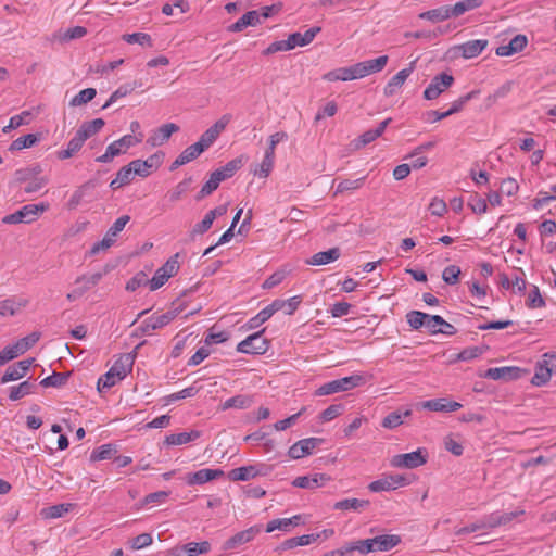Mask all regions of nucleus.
Instances as JSON below:
<instances>
[{"mask_svg":"<svg viewBox=\"0 0 556 556\" xmlns=\"http://www.w3.org/2000/svg\"><path fill=\"white\" fill-rule=\"evenodd\" d=\"M482 3V0H463L454 5H447V9L451 17H458L468 11L480 8Z\"/></svg>","mask_w":556,"mask_h":556,"instance_id":"c85d7f7f","label":"nucleus"},{"mask_svg":"<svg viewBox=\"0 0 556 556\" xmlns=\"http://www.w3.org/2000/svg\"><path fill=\"white\" fill-rule=\"evenodd\" d=\"M93 187H94V184L91 180H89V181L85 182L84 185H81L80 187H78V189L74 191V193L72 194V197L67 203L68 208L70 210L76 208L81 203V201L86 194V191Z\"/></svg>","mask_w":556,"mask_h":556,"instance_id":"37998d69","label":"nucleus"},{"mask_svg":"<svg viewBox=\"0 0 556 556\" xmlns=\"http://www.w3.org/2000/svg\"><path fill=\"white\" fill-rule=\"evenodd\" d=\"M135 357L132 353L121 355L109 371L99 378L97 382L98 391L101 392L102 389H110L117 381L124 379L131 371Z\"/></svg>","mask_w":556,"mask_h":556,"instance_id":"f03ea898","label":"nucleus"},{"mask_svg":"<svg viewBox=\"0 0 556 556\" xmlns=\"http://www.w3.org/2000/svg\"><path fill=\"white\" fill-rule=\"evenodd\" d=\"M392 118H387L382 121L375 129H369L361 135L356 140L353 141L354 148L356 150L364 148L370 142L375 141L377 138L382 136L388 125L391 123Z\"/></svg>","mask_w":556,"mask_h":556,"instance_id":"dca6fc26","label":"nucleus"},{"mask_svg":"<svg viewBox=\"0 0 556 556\" xmlns=\"http://www.w3.org/2000/svg\"><path fill=\"white\" fill-rule=\"evenodd\" d=\"M142 83L141 81H129L126 84L121 85L109 98V100L103 104L102 109L109 108L112 103H114L116 100L124 98L128 94H130L134 90L137 88H141Z\"/></svg>","mask_w":556,"mask_h":556,"instance_id":"bb28decb","label":"nucleus"},{"mask_svg":"<svg viewBox=\"0 0 556 556\" xmlns=\"http://www.w3.org/2000/svg\"><path fill=\"white\" fill-rule=\"evenodd\" d=\"M374 549L379 552H387L397 546L402 539L397 534H382L372 538Z\"/></svg>","mask_w":556,"mask_h":556,"instance_id":"a878e982","label":"nucleus"},{"mask_svg":"<svg viewBox=\"0 0 556 556\" xmlns=\"http://www.w3.org/2000/svg\"><path fill=\"white\" fill-rule=\"evenodd\" d=\"M488 46V40L485 39H477L469 40L460 46H458V50L462 53V56L465 59H472L478 56Z\"/></svg>","mask_w":556,"mask_h":556,"instance_id":"5701e85b","label":"nucleus"},{"mask_svg":"<svg viewBox=\"0 0 556 556\" xmlns=\"http://www.w3.org/2000/svg\"><path fill=\"white\" fill-rule=\"evenodd\" d=\"M480 93V90H472L470 92H468L467 94L465 96H462L460 98H458L457 100H455L453 103H452V106L450 110H447V114L453 115L455 113H458L459 111L463 110V108L465 106V104L470 101L471 99L476 98L478 94Z\"/></svg>","mask_w":556,"mask_h":556,"instance_id":"864d4df0","label":"nucleus"},{"mask_svg":"<svg viewBox=\"0 0 556 556\" xmlns=\"http://www.w3.org/2000/svg\"><path fill=\"white\" fill-rule=\"evenodd\" d=\"M104 121L102 118H96L90 122H84L77 132L85 139H89L93 135L98 134L104 126Z\"/></svg>","mask_w":556,"mask_h":556,"instance_id":"c756f323","label":"nucleus"},{"mask_svg":"<svg viewBox=\"0 0 556 556\" xmlns=\"http://www.w3.org/2000/svg\"><path fill=\"white\" fill-rule=\"evenodd\" d=\"M130 220L129 215H123L118 217L114 224L109 228L106 231V236H109L111 239H115L118 236V233L125 228L126 224Z\"/></svg>","mask_w":556,"mask_h":556,"instance_id":"bf43d9fd","label":"nucleus"},{"mask_svg":"<svg viewBox=\"0 0 556 556\" xmlns=\"http://www.w3.org/2000/svg\"><path fill=\"white\" fill-rule=\"evenodd\" d=\"M97 94L94 88H86L78 92L70 102L71 106H79L90 102Z\"/></svg>","mask_w":556,"mask_h":556,"instance_id":"3c124183","label":"nucleus"},{"mask_svg":"<svg viewBox=\"0 0 556 556\" xmlns=\"http://www.w3.org/2000/svg\"><path fill=\"white\" fill-rule=\"evenodd\" d=\"M460 268L456 265H450L442 271V279L447 285H456L459 281Z\"/></svg>","mask_w":556,"mask_h":556,"instance_id":"6e6d98bb","label":"nucleus"},{"mask_svg":"<svg viewBox=\"0 0 556 556\" xmlns=\"http://www.w3.org/2000/svg\"><path fill=\"white\" fill-rule=\"evenodd\" d=\"M42 172V168L40 165L36 164L33 166H28L25 168H20L15 170L14 178L16 182H27L35 178L36 176H39Z\"/></svg>","mask_w":556,"mask_h":556,"instance_id":"58836bf2","label":"nucleus"},{"mask_svg":"<svg viewBox=\"0 0 556 556\" xmlns=\"http://www.w3.org/2000/svg\"><path fill=\"white\" fill-rule=\"evenodd\" d=\"M30 116L29 111H24L18 115H14L10 118V122L7 126L2 128L3 132H10L13 129L18 128L20 126L27 124L28 122L25 121L26 117Z\"/></svg>","mask_w":556,"mask_h":556,"instance_id":"13d9d810","label":"nucleus"},{"mask_svg":"<svg viewBox=\"0 0 556 556\" xmlns=\"http://www.w3.org/2000/svg\"><path fill=\"white\" fill-rule=\"evenodd\" d=\"M27 301L23 304H17L13 299H5L0 301V315L1 316H13L15 315L21 306H25Z\"/></svg>","mask_w":556,"mask_h":556,"instance_id":"603ef678","label":"nucleus"},{"mask_svg":"<svg viewBox=\"0 0 556 556\" xmlns=\"http://www.w3.org/2000/svg\"><path fill=\"white\" fill-rule=\"evenodd\" d=\"M324 442L320 438H307L294 443L288 451V455L292 459H300L309 455L314 448Z\"/></svg>","mask_w":556,"mask_h":556,"instance_id":"f8f14e48","label":"nucleus"},{"mask_svg":"<svg viewBox=\"0 0 556 556\" xmlns=\"http://www.w3.org/2000/svg\"><path fill=\"white\" fill-rule=\"evenodd\" d=\"M200 435L201 432L198 430H191L190 432L173 433L165 437L164 444L168 446L182 445L197 440L198 438H200Z\"/></svg>","mask_w":556,"mask_h":556,"instance_id":"cd10ccee","label":"nucleus"},{"mask_svg":"<svg viewBox=\"0 0 556 556\" xmlns=\"http://www.w3.org/2000/svg\"><path fill=\"white\" fill-rule=\"evenodd\" d=\"M34 362L35 358H27L9 366L1 377L0 383H7L23 378Z\"/></svg>","mask_w":556,"mask_h":556,"instance_id":"4468645a","label":"nucleus"},{"mask_svg":"<svg viewBox=\"0 0 556 556\" xmlns=\"http://www.w3.org/2000/svg\"><path fill=\"white\" fill-rule=\"evenodd\" d=\"M364 182H365V177H361L357 179L341 180L337 186L336 194L357 190L363 187Z\"/></svg>","mask_w":556,"mask_h":556,"instance_id":"8fccbe9b","label":"nucleus"},{"mask_svg":"<svg viewBox=\"0 0 556 556\" xmlns=\"http://www.w3.org/2000/svg\"><path fill=\"white\" fill-rule=\"evenodd\" d=\"M48 203H39V204H27L24 205L21 210L9 214L2 218L3 224H20L25 223L29 224L35 222L42 213L48 211Z\"/></svg>","mask_w":556,"mask_h":556,"instance_id":"20e7f679","label":"nucleus"},{"mask_svg":"<svg viewBox=\"0 0 556 556\" xmlns=\"http://www.w3.org/2000/svg\"><path fill=\"white\" fill-rule=\"evenodd\" d=\"M365 381L364 377L362 375H352L349 377H344L341 379L332 380L330 382H327L323 386H320L316 391L315 395L323 396V395H330L342 391H349L352 390L361 384H363Z\"/></svg>","mask_w":556,"mask_h":556,"instance_id":"39448f33","label":"nucleus"},{"mask_svg":"<svg viewBox=\"0 0 556 556\" xmlns=\"http://www.w3.org/2000/svg\"><path fill=\"white\" fill-rule=\"evenodd\" d=\"M71 376V372H53L51 376L42 379L40 381V384L45 388H50V387H54V388H59V387H62L64 386L68 378Z\"/></svg>","mask_w":556,"mask_h":556,"instance_id":"79ce46f5","label":"nucleus"},{"mask_svg":"<svg viewBox=\"0 0 556 556\" xmlns=\"http://www.w3.org/2000/svg\"><path fill=\"white\" fill-rule=\"evenodd\" d=\"M243 165V155L229 161L225 166L217 168L220 179L224 181L235 175Z\"/></svg>","mask_w":556,"mask_h":556,"instance_id":"c9c22d12","label":"nucleus"},{"mask_svg":"<svg viewBox=\"0 0 556 556\" xmlns=\"http://www.w3.org/2000/svg\"><path fill=\"white\" fill-rule=\"evenodd\" d=\"M324 79H326L328 81H336V80L348 81V80H351V78H350V70H349V67H342V68H338V70H334V71L328 72L327 74L324 75Z\"/></svg>","mask_w":556,"mask_h":556,"instance_id":"0e129e2a","label":"nucleus"},{"mask_svg":"<svg viewBox=\"0 0 556 556\" xmlns=\"http://www.w3.org/2000/svg\"><path fill=\"white\" fill-rule=\"evenodd\" d=\"M182 549L187 553L188 556H195L200 554L208 553L211 549V543L208 541H203L200 543L190 542L182 546Z\"/></svg>","mask_w":556,"mask_h":556,"instance_id":"de8ad7c7","label":"nucleus"},{"mask_svg":"<svg viewBox=\"0 0 556 556\" xmlns=\"http://www.w3.org/2000/svg\"><path fill=\"white\" fill-rule=\"evenodd\" d=\"M36 389V384L34 382H30L28 380L23 381L18 386H14L10 389L9 399L11 401H17L25 395H28L34 392Z\"/></svg>","mask_w":556,"mask_h":556,"instance_id":"4c0bfd02","label":"nucleus"},{"mask_svg":"<svg viewBox=\"0 0 556 556\" xmlns=\"http://www.w3.org/2000/svg\"><path fill=\"white\" fill-rule=\"evenodd\" d=\"M427 458L428 454L426 450L418 448L417 451L410 453L395 455L392 458L391 464L394 467L413 469L425 465L427 463Z\"/></svg>","mask_w":556,"mask_h":556,"instance_id":"9d476101","label":"nucleus"},{"mask_svg":"<svg viewBox=\"0 0 556 556\" xmlns=\"http://www.w3.org/2000/svg\"><path fill=\"white\" fill-rule=\"evenodd\" d=\"M179 129L180 128L177 124H164L154 131L153 136H151L147 142L152 147L162 146L170 138L173 134L178 132Z\"/></svg>","mask_w":556,"mask_h":556,"instance_id":"a211bd4d","label":"nucleus"},{"mask_svg":"<svg viewBox=\"0 0 556 556\" xmlns=\"http://www.w3.org/2000/svg\"><path fill=\"white\" fill-rule=\"evenodd\" d=\"M252 403H253V401H252L251 396L239 394V395L228 399L224 403L223 408L224 409H228V408H241L242 409V408L250 407Z\"/></svg>","mask_w":556,"mask_h":556,"instance_id":"a18cd8bd","label":"nucleus"},{"mask_svg":"<svg viewBox=\"0 0 556 556\" xmlns=\"http://www.w3.org/2000/svg\"><path fill=\"white\" fill-rule=\"evenodd\" d=\"M527 43L528 39L525 35H517L509 41L508 45L500 46L496 49V54L498 56H509L514 53L522 51Z\"/></svg>","mask_w":556,"mask_h":556,"instance_id":"4be33fe9","label":"nucleus"},{"mask_svg":"<svg viewBox=\"0 0 556 556\" xmlns=\"http://www.w3.org/2000/svg\"><path fill=\"white\" fill-rule=\"evenodd\" d=\"M319 536H320V534L316 533V534H304L302 536L290 538L282 542L280 548L292 549L298 546H305V545H308V544L315 542L317 539H319Z\"/></svg>","mask_w":556,"mask_h":556,"instance_id":"7c9ffc66","label":"nucleus"},{"mask_svg":"<svg viewBox=\"0 0 556 556\" xmlns=\"http://www.w3.org/2000/svg\"><path fill=\"white\" fill-rule=\"evenodd\" d=\"M345 551H357L363 555H367L371 552H375L372 538L350 542L345 545Z\"/></svg>","mask_w":556,"mask_h":556,"instance_id":"c03bdc74","label":"nucleus"},{"mask_svg":"<svg viewBox=\"0 0 556 556\" xmlns=\"http://www.w3.org/2000/svg\"><path fill=\"white\" fill-rule=\"evenodd\" d=\"M454 83V77L448 73H440L435 75L429 86L424 91L426 100H434L440 97Z\"/></svg>","mask_w":556,"mask_h":556,"instance_id":"6e6552de","label":"nucleus"},{"mask_svg":"<svg viewBox=\"0 0 556 556\" xmlns=\"http://www.w3.org/2000/svg\"><path fill=\"white\" fill-rule=\"evenodd\" d=\"M192 182V177H187L180 181L173 190L169 191L168 197L172 202L178 201L189 189Z\"/></svg>","mask_w":556,"mask_h":556,"instance_id":"5fc2aeb1","label":"nucleus"},{"mask_svg":"<svg viewBox=\"0 0 556 556\" xmlns=\"http://www.w3.org/2000/svg\"><path fill=\"white\" fill-rule=\"evenodd\" d=\"M74 506L75 505L71 503L49 506L41 510V516L46 519L60 518L63 517L68 511H71L74 508Z\"/></svg>","mask_w":556,"mask_h":556,"instance_id":"72a5a7b5","label":"nucleus"},{"mask_svg":"<svg viewBox=\"0 0 556 556\" xmlns=\"http://www.w3.org/2000/svg\"><path fill=\"white\" fill-rule=\"evenodd\" d=\"M116 452V448L112 444H104L92 451L90 455V460L98 462L110 459Z\"/></svg>","mask_w":556,"mask_h":556,"instance_id":"09e8293b","label":"nucleus"},{"mask_svg":"<svg viewBox=\"0 0 556 556\" xmlns=\"http://www.w3.org/2000/svg\"><path fill=\"white\" fill-rule=\"evenodd\" d=\"M527 370L521 369L517 366H505V367H494L489 368L482 377L492 379V380H503V381H511L521 378Z\"/></svg>","mask_w":556,"mask_h":556,"instance_id":"9b49d317","label":"nucleus"},{"mask_svg":"<svg viewBox=\"0 0 556 556\" xmlns=\"http://www.w3.org/2000/svg\"><path fill=\"white\" fill-rule=\"evenodd\" d=\"M388 60V55H381L377 59L364 61L363 65L366 71V76L381 72L386 67Z\"/></svg>","mask_w":556,"mask_h":556,"instance_id":"49530a36","label":"nucleus"},{"mask_svg":"<svg viewBox=\"0 0 556 556\" xmlns=\"http://www.w3.org/2000/svg\"><path fill=\"white\" fill-rule=\"evenodd\" d=\"M527 306L529 308H539L545 306V301L540 293V289L534 286L530 291L527 300Z\"/></svg>","mask_w":556,"mask_h":556,"instance_id":"680f3d73","label":"nucleus"},{"mask_svg":"<svg viewBox=\"0 0 556 556\" xmlns=\"http://www.w3.org/2000/svg\"><path fill=\"white\" fill-rule=\"evenodd\" d=\"M341 255L339 248H331L328 251H321L315 253L311 258L306 261V264L313 266L327 265L331 262L337 261Z\"/></svg>","mask_w":556,"mask_h":556,"instance_id":"393cba45","label":"nucleus"},{"mask_svg":"<svg viewBox=\"0 0 556 556\" xmlns=\"http://www.w3.org/2000/svg\"><path fill=\"white\" fill-rule=\"evenodd\" d=\"M271 315L269 312L265 308H263L261 312H258L254 317H252L244 326L243 328L245 330H252L267 321Z\"/></svg>","mask_w":556,"mask_h":556,"instance_id":"4d7b16f0","label":"nucleus"},{"mask_svg":"<svg viewBox=\"0 0 556 556\" xmlns=\"http://www.w3.org/2000/svg\"><path fill=\"white\" fill-rule=\"evenodd\" d=\"M123 39L128 43H139L141 46L148 45L149 47L152 46L151 37L146 33L126 34L123 36Z\"/></svg>","mask_w":556,"mask_h":556,"instance_id":"052dcab7","label":"nucleus"},{"mask_svg":"<svg viewBox=\"0 0 556 556\" xmlns=\"http://www.w3.org/2000/svg\"><path fill=\"white\" fill-rule=\"evenodd\" d=\"M231 121L230 114H224L218 121H216L208 129H206L200 137L198 144L202 146V149L207 150L219 135L225 130L227 125Z\"/></svg>","mask_w":556,"mask_h":556,"instance_id":"1a4fd4ad","label":"nucleus"},{"mask_svg":"<svg viewBox=\"0 0 556 556\" xmlns=\"http://www.w3.org/2000/svg\"><path fill=\"white\" fill-rule=\"evenodd\" d=\"M184 304H178L177 302L172 303V307L164 314L161 315H152L150 317V321L153 323L152 327L155 329H161L173 321L182 311Z\"/></svg>","mask_w":556,"mask_h":556,"instance_id":"6ab92c4d","label":"nucleus"},{"mask_svg":"<svg viewBox=\"0 0 556 556\" xmlns=\"http://www.w3.org/2000/svg\"><path fill=\"white\" fill-rule=\"evenodd\" d=\"M150 280H148L146 273L138 271L127 283H126V290L134 292L141 286H144L149 283Z\"/></svg>","mask_w":556,"mask_h":556,"instance_id":"69168bd1","label":"nucleus"},{"mask_svg":"<svg viewBox=\"0 0 556 556\" xmlns=\"http://www.w3.org/2000/svg\"><path fill=\"white\" fill-rule=\"evenodd\" d=\"M179 253L170 256L154 274L152 279L149 281L151 291H155L161 288L169 278L175 276L179 270L178 262Z\"/></svg>","mask_w":556,"mask_h":556,"instance_id":"423d86ee","label":"nucleus"},{"mask_svg":"<svg viewBox=\"0 0 556 556\" xmlns=\"http://www.w3.org/2000/svg\"><path fill=\"white\" fill-rule=\"evenodd\" d=\"M265 329L248 336L237 345V351L245 354H264L268 350L269 342L263 337Z\"/></svg>","mask_w":556,"mask_h":556,"instance_id":"0eeeda50","label":"nucleus"},{"mask_svg":"<svg viewBox=\"0 0 556 556\" xmlns=\"http://www.w3.org/2000/svg\"><path fill=\"white\" fill-rule=\"evenodd\" d=\"M415 68V62H412L408 67L401 70L395 74L386 85L383 93L386 97H392L406 81Z\"/></svg>","mask_w":556,"mask_h":556,"instance_id":"2eb2a0df","label":"nucleus"},{"mask_svg":"<svg viewBox=\"0 0 556 556\" xmlns=\"http://www.w3.org/2000/svg\"><path fill=\"white\" fill-rule=\"evenodd\" d=\"M260 526H253L250 527L249 529L240 531L232 535L231 538H229L227 541H225V543L223 544V549L230 551L237 548L242 544L249 543L255 538L256 534L260 533Z\"/></svg>","mask_w":556,"mask_h":556,"instance_id":"ddd939ff","label":"nucleus"},{"mask_svg":"<svg viewBox=\"0 0 556 556\" xmlns=\"http://www.w3.org/2000/svg\"><path fill=\"white\" fill-rule=\"evenodd\" d=\"M552 374L551 369H547V365L544 361L538 362L535 366L534 376L531 379V383L536 387H541L546 384L551 380Z\"/></svg>","mask_w":556,"mask_h":556,"instance_id":"473e14b6","label":"nucleus"},{"mask_svg":"<svg viewBox=\"0 0 556 556\" xmlns=\"http://www.w3.org/2000/svg\"><path fill=\"white\" fill-rule=\"evenodd\" d=\"M40 140L38 134H28L15 139L9 147L10 151H20L34 147Z\"/></svg>","mask_w":556,"mask_h":556,"instance_id":"f704fd0d","label":"nucleus"},{"mask_svg":"<svg viewBox=\"0 0 556 556\" xmlns=\"http://www.w3.org/2000/svg\"><path fill=\"white\" fill-rule=\"evenodd\" d=\"M143 140V134L139 132L138 136L132 135H125L118 140H115L111 144L108 146L106 151L104 154L98 156L96 159V162L99 163H109L111 162L115 156L121 155L126 152L127 149L130 147L136 146L137 143H140Z\"/></svg>","mask_w":556,"mask_h":556,"instance_id":"7ed1b4c3","label":"nucleus"},{"mask_svg":"<svg viewBox=\"0 0 556 556\" xmlns=\"http://www.w3.org/2000/svg\"><path fill=\"white\" fill-rule=\"evenodd\" d=\"M329 480H330V477L325 473H318L313 477L302 476V477H296L292 481V485L295 488L314 490L316 488L324 485Z\"/></svg>","mask_w":556,"mask_h":556,"instance_id":"412c9836","label":"nucleus"},{"mask_svg":"<svg viewBox=\"0 0 556 556\" xmlns=\"http://www.w3.org/2000/svg\"><path fill=\"white\" fill-rule=\"evenodd\" d=\"M369 505V501L367 500H358V498H345L339 502H336L333 508L337 510H361Z\"/></svg>","mask_w":556,"mask_h":556,"instance_id":"ea45409f","label":"nucleus"},{"mask_svg":"<svg viewBox=\"0 0 556 556\" xmlns=\"http://www.w3.org/2000/svg\"><path fill=\"white\" fill-rule=\"evenodd\" d=\"M408 325L413 329L426 327L430 334L442 333L445 336H453L457 332L456 328L444 320L439 315H429L420 311H410L406 315Z\"/></svg>","mask_w":556,"mask_h":556,"instance_id":"f257e3e1","label":"nucleus"},{"mask_svg":"<svg viewBox=\"0 0 556 556\" xmlns=\"http://www.w3.org/2000/svg\"><path fill=\"white\" fill-rule=\"evenodd\" d=\"M368 489L371 492H381V491H390L394 490V482H391L390 476L372 481L369 483Z\"/></svg>","mask_w":556,"mask_h":556,"instance_id":"e2e57ef3","label":"nucleus"},{"mask_svg":"<svg viewBox=\"0 0 556 556\" xmlns=\"http://www.w3.org/2000/svg\"><path fill=\"white\" fill-rule=\"evenodd\" d=\"M450 13H448V9H447V5H443V7H440V8H437V9H432V10H429V11H426V12H422L419 14V18L421 20H427V21H430V22H442V21H445L447 18H450Z\"/></svg>","mask_w":556,"mask_h":556,"instance_id":"a19ab883","label":"nucleus"},{"mask_svg":"<svg viewBox=\"0 0 556 556\" xmlns=\"http://www.w3.org/2000/svg\"><path fill=\"white\" fill-rule=\"evenodd\" d=\"M222 181L223 180L220 179L219 174H217V172L214 170L213 173H211L210 179L202 186L201 190L195 195V199L199 201L212 194L218 188Z\"/></svg>","mask_w":556,"mask_h":556,"instance_id":"e433bc0d","label":"nucleus"},{"mask_svg":"<svg viewBox=\"0 0 556 556\" xmlns=\"http://www.w3.org/2000/svg\"><path fill=\"white\" fill-rule=\"evenodd\" d=\"M420 406L431 412H456L462 404L455 401H448L445 397L428 400L420 403Z\"/></svg>","mask_w":556,"mask_h":556,"instance_id":"f3484780","label":"nucleus"},{"mask_svg":"<svg viewBox=\"0 0 556 556\" xmlns=\"http://www.w3.org/2000/svg\"><path fill=\"white\" fill-rule=\"evenodd\" d=\"M258 475V470L255 466H243L239 468H235L229 471L228 477L232 481H247L251 478H254Z\"/></svg>","mask_w":556,"mask_h":556,"instance_id":"2f4dec72","label":"nucleus"},{"mask_svg":"<svg viewBox=\"0 0 556 556\" xmlns=\"http://www.w3.org/2000/svg\"><path fill=\"white\" fill-rule=\"evenodd\" d=\"M223 476H224V471L220 469L204 468V469H200L193 473H189L187 476L186 481L189 485L203 484V483H206L211 480H214V479L223 477Z\"/></svg>","mask_w":556,"mask_h":556,"instance_id":"aec40b11","label":"nucleus"},{"mask_svg":"<svg viewBox=\"0 0 556 556\" xmlns=\"http://www.w3.org/2000/svg\"><path fill=\"white\" fill-rule=\"evenodd\" d=\"M204 150L202 149L201 144H198L197 142L187 147L180 155L184 157V160L189 163L193 160H195L198 156H200Z\"/></svg>","mask_w":556,"mask_h":556,"instance_id":"338daca9","label":"nucleus"},{"mask_svg":"<svg viewBox=\"0 0 556 556\" xmlns=\"http://www.w3.org/2000/svg\"><path fill=\"white\" fill-rule=\"evenodd\" d=\"M261 24L260 13L255 10L243 14L236 23L228 27L231 33L242 31L248 26H256Z\"/></svg>","mask_w":556,"mask_h":556,"instance_id":"b1692460","label":"nucleus"},{"mask_svg":"<svg viewBox=\"0 0 556 556\" xmlns=\"http://www.w3.org/2000/svg\"><path fill=\"white\" fill-rule=\"evenodd\" d=\"M130 165L135 175L140 177H148L151 173H153L149 167L148 162L144 160H134L130 162Z\"/></svg>","mask_w":556,"mask_h":556,"instance_id":"774afa93","label":"nucleus"}]
</instances>
